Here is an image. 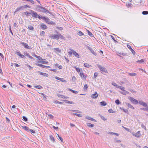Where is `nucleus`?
Masks as SVG:
<instances>
[{
    "instance_id": "obj_26",
    "label": "nucleus",
    "mask_w": 148,
    "mask_h": 148,
    "mask_svg": "<svg viewBox=\"0 0 148 148\" xmlns=\"http://www.w3.org/2000/svg\"><path fill=\"white\" fill-rule=\"evenodd\" d=\"M126 5L127 7H132L133 5L131 3L129 2H126Z\"/></svg>"
},
{
    "instance_id": "obj_30",
    "label": "nucleus",
    "mask_w": 148,
    "mask_h": 148,
    "mask_svg": "<svg viewBox=\"0 0 148 148\" xmlns=\"http://www.w3.org/2000/svg\"><path fill=\"white\" fill-rule=\"evenodd\" d=\"M23 7L24 10L27 8H31V6H29L27 5H25L23 6Z\"/></svg>"
},
{
    "instance_id": "obj_10",
    "label": "nucleus",
    "mask_w": 148,
    "mask_h": 148,
    "mask_svg": "<svg viewBox=\"0 0 148 148\" xmlns=\"http://www.w3.org/2000/svg\"><path fill=\"white\" fill-rule=\"evenodd\" d=\"M127 47L128 48L130 49V50L132 52V53L134 54V55H135V53H136V52H135V51L131 47V46L130 45H127Z\"/></svg>"
},
{
    "instance_id": "obj_42",
    "label": "nucleus",
    "mask_w": 148,
    "mask_h": 148,
    "mask_svg": "<svg viewBox=\"0 0 148 148\" xmlns=\"http://www.w3.org/2000/svg\"><path fill=\"white\" fill-rule=\"evenodd\" d=\"M53 49L56 50V51L58 52L59 53H60L61 52V50L58 48H53Z\"/></svg>"
},
{
    "instance_id": "obj_41",
    "label": "nucleus",
    "mask_w": 148,
    "mask_h": 148,
    "mask_svg": "<svg viewBox=\"0 0 148 148\" xmlns=\"http://www.w3.org/2000/svg\"><path fill=\"white\" fill-rule=\"evenodd\" d=\"M115 103L117 105H119L121 103L119 100L118 99H117L115 101Z\"/></svg>"
},
{
    "instance_id": "obj_62",
    "label": "nucleus",
    "mask_w": 148,
    "mask_h": 148,
    "mask_svg": "<svg viewBox=\"0 0 148 148\" xmlns=\"http://www.w3.org/2000/svg\"><path fill=\"white\" fill-rule=\"evenodd\" d=\"M63 101H64L65 102V103H69V101L67 100H62Z\"/></svg>"
},
{
    "instance_id": "obj_8",
    "label": "nucleus",
    "mask_w": 148,
    "mask_h": 148,
    "mask_svg": "<svg viewBox=\"0 0 148 148\" xmlns=\"http://www.w3.org/2000/svg\"><path fill=\"white\" fill-rule=\"evenodd\" d=\"M24 10V9L23 8V6L18 7L15 10V11L14 12V13H15L16 12H17L20 11H22Z\"/></svg>"
},
{
    "instance_id": "obj_58",
    "label": "nucleus",
    "mask_w": 148,
    "mask_h": 148,
    "mask_svg": "<svg viewBox=\"0 0 148 148\" xmlns=\"http://www.w3.org/2000/svg\"><path fill=\"white\" fill-rule=\"evenodd\" d=\"M112 84L114 86H115L116 87L117 86H118V85L115 83H114V82H112Z\"/></svg>"
},
{
    "instance_id": "obj_11",
    "label": "nucleus",
    "mask_w": 148,
    "mask_h": 148,
    "mask_svg": "<svg viewBox=\"0 0 148 148\" xmlns=\"http://www.w3.org/2000/svg\"><path fill=\"white\" fill-rule=\"evenodd\" d=\"M36 65L39 66L43 68H48L50 67V66H47L39 64H36Z\"/></svg>"
},
{
    "instance_id": "obj_23",
    "label": "nucleus",
    "mask_w": 148,
    "mask_h": 148,
    "mask_svg": "<svg viewBox=\"0 0 148 148\" xmlns=\"http://www.w3.org/2000/svg\"><path fill=\"white\" fill-rule=\"evenodd\" d=\"M100 105L102 106H105L107 105L105 101H102L100 103Z\"/></svg>"
},
{
    "instance_id": "obj_44",
    "label": "nucleus",
    "mask_w": 148,
    "mask_h": 148,
    "mask_svg": "<svg viewBox=\"0 0 148 148\" xmlns=\"http://www.w3.org/2000/svg\"><path fill=\"white\" fill-rule=\"evenodd\" d=\"M111 37L112 38V40H114V42L115 43H118V41L116 40L115 39V38H114V37H113V36L112 35H110Z\"/></svg>"
},
{
    "instance_id": "obj_6",
    "label": "nucleus",
    "mask_w": 148,
    "mask_h": 148,
    "mask_svg": "<svg viewBox=\"0 0 148 148\" xmlns=\"http://www.w3.org/2000/svg\"><path fill=\"white\" fill-rule=\"evenodd\" d=\"M30 11L31 12V14L32 15V16L33 17L35 18H37L38 14L36 12L32 10H30Z\"/></svg>"
},
{
    "instance_id": "obj_55",
    "label": "nucleus",
    "mask_w": 148,
    "mask_h": 148,
    "mask_svg": "<svg viewBox=\"0 0 148 148\" xmlns=\"http://www.w3.org/2000/svg\"><path fill=\"white\" fill-rule=\"evenodd\" d=\"M144 62V60L143 59H141V60H138L137 61V62H140V63H143V62Z\"/></svg>"
},
{
    "instance_id": "obj_37",
    "label": "nucleus",
    "mask_w": 148,
    "mask_h": 148,
    "mask_svg": "<svg viewBox=\"0 0 148 148\" xmlns=\"http://www.w3.org/2000/svg\"><path fill=\"white\" fill-rule=\"evenodd\" d=\"M28 28L30 30H33L34 29V28L31 25H29L28 26Z\"/></svg>"
},
{
    "instance_id": "obj_29",
    "label": "nucleus",
    "mask_w": 148,
    "mask_h": 148,
    "mask_svg": "<svg viewBox=\"0 0 148 148\" xmlns=\"http://www.w3.org/2000/svg\"><path fill=\"white\" fill-rule=\"evenodd\" d=\"M87 126L90 127H92L94 126V124H92L90 123H87Z\"/></svg>"
},
{
    "instance_id": "obj_47",
    "label": "nucleus",
    "mask_w": 148,
    "mask_h": 148,
    "mask_svg": "<svg viewBox=\"0 0 148 148\" xmlns=\"http://www.w3.org/2000/svg\"><path fill=\"white\" fill-rule=\"evenodd\" d=\"M14 53L16 54H17V55H18L19 56L20 55V54H21L20 52L19 51H15L14 52Z\"/></svg>"
},
{
    "instance_id": "obj_21",
    "label": "nucleus",
    "mask_w": 148,
    "mask_h": 148,
    "mask_svg": "<svg viewBox=\"0 0 148 148\" xmlns=\"http://www.w3.org/2000/svg\"><path fill=\"white\" fill-rule=\"evenodd\" d=\"M22 127L25 130V131L27 132H29V128L26 126H22Z\"/></svg>"
},
{
    "instance_id": "obj_53",
    "label": "nucleus",
    "mask_w": 148,
    "mask_h": 148,
    "mask_svg": "<svg viewBox=\"0 0 148 148\" xmlns=\"http://www.w3.org/2000/svg\"><path fill=\"white\" fill-rule=\"evenodd\" d=\"M76 80V77H75V76H73L72 78V80L73 82H75Z\"/></svg>"
},
{
    "instance_id": "obj_15",
    "label": "nucleus",
    "mask_w": 148,
    "mask_h": 148,
    "mask_svg": "<svg viewBox=\"0 0 148 148\" xmlns=\"http://www.w3.org/2000/svg\"><path fill=\"white\" fill-rule=\"evenodd\" d=\"M139 103L140 104L144 106H147V104L146 103L143 102L142 101H139Z\"/></svg>"
},
{
    "instance_id": "obj_4",
    "label": "nucleus",
    "mask_w": 148,
    "mask_h": 148,
    "mask_svg": "<svg viewBox=\"0 0 148 148\" xmlns=\"http://www.w3.org/2000/svg\"><path fill=\"white\" fill-rule=\"evenodd\" d=\"M129 99L132 103L136 105L138 103V100L133 98L132 97H130Z\"/></svg>"
},
{
    "instance_id": "obj_13",
    "label": "nucleus",
    "mask_w": 148,
    "mask_h": 148,
    "mask_svg": "<svg viewBox=\"0 0 148 148\" xmlns=\"http://www.w3.org/2000/svg\"><path fill=\"white\" fill-rule=\"evenodd\" d=\"M133 136L137 137L138 138L140 136V131H138L135 134H133Z\"/></svg>"
},
{
    "instance_id": "obj_32",
    "label": "nucleus",
    "mask_w": 148,
    "mask_h": 148,
    "mask_svg": "<svg viewBox=\"0 0 148 148\" xmlns=\"http://www.w3.org/2000/svg\"><path fill=\"white\" fill-rule=\"evenodd\" d=\"M50 140L53 142L55 141V139L53 136L52 135H50L49 136Z\"/></svg>"
},
{
    "instance_id": "obj_57",
    "label": "nucleus",
    "mask_w": 148,
    "mask_h": 148,
    "mask_svg": "<svg viewBox=\"0 0 148 148\" xmlns=\"http://www.w3.org/2000/svg\"><path fill=\"white\" fill-rule=\"evenodd\" d=\"M29 132H30L32 133H35V131L34 130L30 129Z\"/></svg>"
},
{
    "instance_id": "obj_51",
    "label": "nucleus",
    "mask_w": 148,
    "mask_h": 148,
    "mask_svg": "<svg viewBox=\"0 0 148 148\" xmlns=\"http://www.w3.org/2000/svg\"><path fill=\"white\" fill-rule=\"evenodd\" d=\"M56 28L58 29L59 30L62 31L63 29V28L62 27H56Z\"/></svg>"
},
{
    "instance_id": "obj_18",
    "label": "nucleus",
    "mask_w": 148,
    "mask_h": 148,
    "mask_svg": "<svg viewBox=\"0 0 148 148\" xmlns=\"http://www.w3.org/2000/svg\"><path fill=\"white\" fill-rule=\"evenodd\" d=\"M37 17H38L40 20L42 19L44 20L45 18H46V16H42L40 14H38Z\"/></svg>"
},
{
    "instance_id": "obj_50",
    "label": "nucleus",
    "mask_w": 148,
    "mask_h": 148,
    "mask_svg": "<svg viewBox=\"0 0 148 148\" xmlns=\"http://www.w3.org/2000/svg\"><path fill=\"white\" fill-rule=\"evenodd\" d=\"M72 112H74L77 113H80L81 112L79 110H71Z\"/></svg>"
},
{
    "instance_id": "obj_54",
    "label": "nucleus",
    "mask_w": 148,
    "mask_h": 148,
    "mask_svg": "<svg viewBox=\"0 0 148 148\" xmlns=\"http://www.w3.org/2000/svg\"><path fill=\"white\" fill-rule=\"evenodd\" d=\"M38 59L40 61H42V60H46L45 59H42L41 57L39 56L38 58Z\"/></svg>"
},
{
    "instance_id": "obj_1",
    "label": "nucleus",
    "mask_w": 148,
    "mask_h": 148,
    "mask_svg": "<svg viewBox=\"0 0 148 148\" xmlns=\"http://www.w3.org/2000/svg\"><path fill=\"white\" fill-rule=\"evenodd\" d=\"M49 36L50 37V38H51V39H53L56 40H58L59 38H60L64 40H65L66 38L64 36H63L60 33H59L58 34H56L54 35L50 34V36Z\"/></svg>"
},
{
    "instance_id": "obj_43",
    "label": "nucleus",
    "mask_w": 148,
    "mask_h": 148,
    "mask_svg": "<svg viewBox=\"0 0 148 148\" xmlns=\"http://www.w3.org/2000/svg\"><path fill=\"white\" fill-rule=\"evenodd\" d=\"M22 118L24 121H25L27 122L28 121V119L26 116H23Z\"/></svg>"
},
{
    "instance_id": "obj_3",
    "label": "nucleus",
    "mask_w": 148,
    "mask_h": 148,
    "mask_svg": "<svg viewBox=\"0 0 148 148\" xmlns=\"http://www.w3.org/2000/svg\"><path fill=\"white\" fill-rule=\"evenodd\" d=\"M97 67L98 68L100 69L102 73L103 72H104L105 73H107V71L106 69L104 67L102 66H101L99 65H97Z\"/></svg>"
},
{
    "instance_id": "obj_19",
    "label": "nucleus",
    "mask_w": 148,
    "mask_h": 148,
    "mask_svg": "<svg viewBox=\"0 0 148 148\" xmlns=\"http://www.w3.org/2000/svg\"><path fill=\"white\" fill-rule=\"evenodd\" d=\"M56 137L59 140H60V141L62 142L63 141V138L58 134H56Z\"/></svg>"
},
{
    "instance_id": "obj_38",
    "label": "nucleus",
    "mask_w": 148,
    "mask_h": 148,
    "mask_svg": "<svg viewBox=\"0 0 148 148\" xmlns=\"http://www.w3.org/2000/svg\"><path fill=\"white\" fill-rule=\"evenodd\" d=\"M49 24L52 25H55L56 24L55 22H53L52 21H51Z\"/></svg>"
},
{
    "instance_id": "obj_17",
    "label": "nucleus",
    "mask_w": 148,
    "mask_h": 148,
    "mask_svg": "<svg viewBox=\"0 0 148 148\" xmlns=\"http://www.w3.org/2000/svg\"><path fill=\"white\" fill-rule=\"evenodd\" d=\"M88 49L90 50V51L91 52V53L95 56L97 55V54L90 47H88Z\"/></svg>"
},
{
    "instance_id": "obj_34",
    "label": "nucleus",
    "mask_w": 148,
    "mask_h": 148,
    "mask_svg": "<svg viewBox=\"0 0 148 148\" xmlns=\"http://www.w3.org/2000/svg\"><path fill=\"white\" fill-rule=\"evenodd\" d=\"M82 79H83L86 80V76L85 75H80Z\"/></svg>"
},
{
    "instance_id": "obj_16",
    "label": "nucleus",
    "mask_w": 148,
    "mask_h": 148,
    "mask_svg": "<svg viewBox=\"0 0 148 148\" xmlns=\"http://www.w3.org/2000/svg\"><path fill=\"white\" fill-rule=\"evenodd\" d=\"M45 22L48 24H49L51 22V21L50 20V19L48 17H46V18H45V20H44Z\"/></svg>"
},
{
    "instance_id": "obj_40",
    "label": "nucleus",
    "mask_w": 148,
    "mask_h": 148,
    "mask_svg": "<svg viewBox=\"0 0 148 148\" xmlns=\"http://www.w3.org/2000/svg\"><path fill=\"white\" fill-rule=\"evenodd\" d=\"M88 32V34L90 36L92 37V36L93 34L89 30H87Z\"/></svg>"
},
{
    "instance_id": "obj_45",
    "label": "nucleus",
    "mask_w": 148,
    "mask_h": 148,
    "mask_svg": "<svg viewBox=\"0 0 148 148\" xmlns=\"http://www.w3.org/2000/svg\"><path fill=\"white\" fill-rule=\"evenodd\" d=\"M99 116L101 118V119L103 120L104 121H106V119L103 116H102V115L101 114H99Z\"/></svg>"
},
{
    "instance_id": "obj_31",
    "label": "nucleus",
    "mask_w": 148,
    "mask_h": 148,
    "mask_svg": "<svg viewBox=\"0 0 148 148\" xmlns=\"http://www.w3.org/2000/svg\"><path fill=\"white\" fill-rule=\"evenodd\" d=\"M84 67L87 68H89L91 66L90 65H89L87 63H84Z\"/></svg>"
},
{
    "instance_id": "obj_24",
    "label": "nucleus",
    "mask_w": 148,
    "mask_h": 148,
    "mask_svg": "<svg viewBox=\"0 0 148 148\" xmlns=\"http://www.w3.org/2000/svg\"><path fill=\"white\" fill-rule=\"evenodd\" d=\"M120 109L122 110L123 111L126 113L128 114L129 112L126 109H124L123 108L120 107Z\"/></svg>"
},
{
    "instance_id": "obj_59",
    "label": "nucleus",
    "mask_w": 148,
    "mask_h": 148,
    "mask_svg": "<svg viewBox=\"0 0 148 148\" xmlns=\"http://www.w3.org/2000/svg\"><path fill=\"white\" fill-rule=\"evenodd\" d=\"M86 118L87 119L91 120V117L89 116H87L86 117Z\"/></svg>"
},
{
    "instance_id": "obj_2",
    "label": "nucleus",
    "mask_w": 148,
    "mask_h": 148,
    "mask_svg": "<svg viewBox=\"0 0 148 148\" xmlns=\"http://www.w3.org/2000/svg\"><path fill=\"white\" fill-rule=\"evenodd\" d=\"M37 7L36 10L37 11L43 13H48L51 14V13L45 8L43 7L40 5H37Z\"/></svg>"
},
{
    "instance_id": "obj_49",
    "label": "nucleus",
    "mask_w": 148,
    "mask_h": 148,
    "mask_svg": "<svg viewBox=\"0 0 148 148\" xmlns=\"http://www.w3.org/2000/svg\"><path fill=\"white\" fill-rule=\"evenodd\" d=\"M142 14L143 15H147L148 14V11H143L142 12Z\"/></svg>"
},
{
    "instance_id": "obj_12",
    "label": "nucleus",
    "mask_w": 148,
    "mask_h": 148,
    "mask_svg": "<svg viewBox=\"0 0 148 148\" xmlns=\"http://www.w3.org/2000/svg\"><path fill=\"white\" fill-rule=\"evenodd\" d=\"M98 96V94L96 92H94V94L92 95H91V97L93 99H95Z\"/></svg>"
},
{
    "instance_id": "obj_56",
    "label": "nucleus",
    "mask_w": 148,
    "mask_h": 148,
    "mask_svg": "<svg viewBox=\"0 0 148 148\" xmlns=\"http://www.w3.org/2000/svg\"><path fill=\"white\" fill-rule=\"evenodd\" d=\"M19 56L21 58H25V56L24 55L21 54V53L20 54V55Z\"/></svg>"
},
{
    "instance_id": "obj_27",
    "label": "nucleus",
    "mask_w": 148,
    "mask_h": 148,
    "mask_svg": "<svg viewBox=\"0 0 148 148\" xmlns=\"http://www.w3.org/2000/svg\"><path fill=\"white\" fill-rule=\"evenodd\" d=\"M34 87L36 88L39 89H41L42 88V87L40 85H36L34 86Z\"/></svg>"
},
{
    "instance_id": "obj_14",
    "label": "nucleus",
    "mask_w": 148,
    "mask_h": 148,
    "mask_svg": "<svg viewBox=\"0 0 148 148\" xmlns=\"http://www.w3.org/2000/svg\"><path fill=\"white\" fill-rule=\"evenodd\" d=\"M55 78L56 79L59 80L62 82H66V80L64 79L63 78H59L57 77H56Z\"/></svg>"
},
{
    "instance_id": "obj_28",
    "label": "nucleus",
    "mask_w": 148,
    "mask_h": 148,
    "mask_svg": "<svg viewBox=\"0 0 148 148\" xmlns=\"http://www.w3.org/2000/svg\"><path fill=\"white\" fill-rule=\"evenodd\" d=\"M54 103H55L59 104H63L64 103L63 102H60L58 100L55 101L54 102Z\"/></svg>"
},
{
    "instance_id": "obj_22",
    "label": "nucleus",
    "mask_w": 148,
    "mask_h": 148,
    "mask_svg": "<svg viewBox=\"0 0 148 148\" xmlns=\"http://www.w3.org/2000/svg\"><path fill=\"white\" fill-rule=\"evenodd\" d=\"M119 92L121 94L124 95H126L127 94H129V92L126 90L123 91V92L119 91Z\"/></svg>"
},
{
    "instance_id": "obj_52",
    "label": "nucleus",
    "mask_w": 148,
    "mask_h": 148,
    "mask_svg": "<svg viewBox=\"0 0 148 148\" xmlns=\"http://www.w3.org/2000/svg\"><path fill=\"white\" fill-rule=\"evenodd\" d=\"M108 112L110 113H114V112L113 110L112 109H110L108 110Z\"/></svg>"
},
{
    "instance_id": "obj_36",
    "label": "nucleus",
    "mask_w": 148,
    "mask_h": 148,
    "mask_svg": "<svg viewBox=\"0 0 148 148\" xmlns=\"http://www.w3.org/2000/svg\"><path fill=\"white\" fill-rule=\"evenodd\" d=\"M69 90L70 91L74 93L77 94L78 93V92L77 91L73 90L71 89H69Z\"/></svg>"
},
{
    "instance_id": "obj_60",
    "label": "nucleus",
    "mask_w": 148,
    "mask_h": 148,
    "mask_svg": "<svg viewBox=\"0 0 148 148\" xmlns=\"http://www.w3.org/2000/svg\"><path fill=\"white\" fill-rule=\"evenodd\" d=\"M53 128L56 130H57L59 129V128L58 127H56L54 126H53Z\"/></svg>"
},
{
    "instance_id": "obj_25",
    "label": "nucleus",
    "mask_w": 148,
    "mask_h": 148,
    "mask_svg": "<svg viewBox=\"0 0 148 148\" xmlns=\"http://www.w3.org/2000/svg\"><path fill=\"white\" fill-rule=\"evenodd\" d=\"M38 62H40L42 64H48L49 63L48 61H45L43 60L42 61H38Z\"/></svg>"
},
{
    "instance_id": "obj_63",
    "label": "nucleus",
    "mask_w": 148,
    "mask_h": 148,
    "mask_svg": "<svg viewBox=\"0 0 148 148\" xmlns=\"http://www.w3.org/2000/svg\"><path fill=\"white\" fill-rule=\"evenodd\" d=\"M48 115L51 119H52L53 118V116L51 114Z\"/></svg>"
},
{
    "instance_id": "obj_9",
    "label": "nucleus",
    "mask_w": 148,
    "mask_h": 148,
    "mask_svg": "<svg viewBox=\"0 0 148 148\" xmlns=\"http://www.w3.org/2000/svg\"><path fill=\"white\" fill-rule=\"evenodd\" d=\"M40 28L42 29H46L47 28V27L44 23H42L40 26Z\"/></svg>"
},
{
    "instance_id": "obj_48",
    "label": "nucleus",
    "mask_w": 148,
    "mask_h": 148,
    "mask_svg": "<svg viewBox=\"0 0 148 148\" xmlns=\"http://www.w3.org/2000/svg\"><path fill=\"white\" fill-rule=\"evenodd\" d=\"M73 114L75 115L78 117H82V115L81 114H78L77 113H73Z\"/></svg>"
},
{
    "instance_id": "obj_5",
    "label": "nucleus",
    "mask_w": 148,
    "mask_h": 148,
    "mask_svg": "<svg viewBox=\"0 0 148 148\" xmlns=\"http://www.w3.org/2000/svg\"><path fill=\"white\" fill-rule=\"evenodd\" d=\"M20 42L21 44L23 45L25 48L28 49H32V48L31 47L29 46L27 44L22 42Z\"/></svg>"
},
{
    "instance_id": "obj_46",
    "label": "nucleus",
    "mask_w": 148,
    "mask_h": 148,
    "mask_svg": "<svg viewBox=\"0 0 148 148\" xmlns=\"http://www.w3.org/2000/svg\"><path fill=\"white\" fill-rule=\"evenodd\" d=\"M88 88V86L87 84H85L84 87V90L85 91L87 90Z\"/></svg>"
},
{
    "instance_id": "obj_35",
    "label": "nucleus",
    "mask_w": 148,
    "mask_h": 148,
    "mask_svg": "<svg viewBox=\"0 0 148 148\" xmlns=\"http://www.w3.org/2000/svg\"><path fill=\"white\" fill-rule=\"evenodd\" d=\"M45 33L44 31H42L40 32V35L41 36H45Z\"/></svg>"
},
{
    "instance_id": "obj_20",
    "label": "nucleus",
    "mask_w": 148,
    "mask_h": 148,
    "mask_svg": "<svg viewBox=\"0 0 148 148\" xmlns=\"http://www.w3.org/2000/svg\"><path fill=\"white\" fill-rule=\"evenodd\" d=\"M125 103L126 104V105L128 106V108H130L133 110L134 109V108L130 104L127 103Z\"/></svg>"
},
{
    "instance_id": "obj_7",
    "label": "nucleus",
    "mask_w": 148,
    "mask_h": 148,
    "mask_svg": "<svg viewBox=\"0 0 148 148\" xmlns=\"http://www.w3.org/2000/svg\"><path fill=\"white\" fill-rule=\"evenodd\" d=\"M71 50L72 51L73 55H74L76 57L78 58H79V55L78 53L76 52L75 51L73 50L72 49H71Z\"/></svg>"
},
{
    "instance_id": "obj_33",
    "label": "nucleus",
    "mask_w": 148,
    "mask_h": 148,
    "mask_svg": "<svg viewBox=\"0 0 148 148\" xmlns=\"http://www.w3.org/2000/svg\"><path fill=\"white\" fill-rule=\"evenodd\" d=\"M24 13L25 14L27 17H28L29 16L30 14H31V12H29L27 11H26L25 12H24Z\"/></svg>"
},
{
    "instance_id": "obj_64",
    "label": "nucleus",
    "mask_w": 148,
    "mask_h": 148,
    "mask_svg": "<svg viewBox=\"0 0 148 148\" xmlns=\"http://www.w3.org/2000/svg\"><path fill=\"white\" fill-rule=\"evenodd\" d=\"M124 129L127 131L128 132H130V129L129 128H126V127H124Z\"/></svg>"
},
{
    "instance_id": "obj_61",
    "label": "nucleus",
    "mask_w": 148,
    "mask_h": 148,
    "mask_svg": "<svg viewBox=\"0 0 148 148\" xmlns=\"http://www.w3.org/2000/svg\"><path fill=\"white\" fill-rule=\"evenodd\" d=\"M76 69L77 72L78 73H79L80 71V69L79 68H77L76 67Z\"/></svg>"
},
{
    "instance_id": "obj_39",
    "label": "nucleus",
    "mask_w": 148,
    "mask_h": 148,
    "mask_svg": "<svg viewBox=\"0 0 148 148\" xmlns=\"http://www.w3.org/2000/svg\"><path fill=\"white\" fill-rule=\"evenodd\" d=\"M77 34L80 36H82L83 35H84V33H82V32L79 31L77 33Z\"/></svg>"
}]
</instances>
